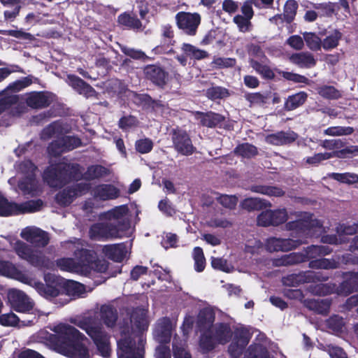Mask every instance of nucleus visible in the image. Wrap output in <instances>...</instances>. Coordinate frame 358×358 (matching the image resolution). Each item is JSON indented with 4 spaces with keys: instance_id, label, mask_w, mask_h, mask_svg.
<instances>
[{
    "instance_id": "nucleus-1",
    "label": "nucleus",
    "mask_w": 358,
    "mask_h": 358,
    "mask_svg": "<svg viewBox=\"0 0 358 358\" xmlns=\"http://www.w3.org/2000/svg\"><path fill=\"white\" fill-rule=\"evenodd\" d=\"M298 219L285 223V229L292 231L290 236L293 238H282L271 237L266 243V250L271 252H288L297 248L306 243L308 237L313 236L315 233L321 231L322 222L315 218L314 214L309 212H300Z\"/></svg>"
},
{
    "instance_id": "nucleus-2",
    "label": "nucleus",
    "mask_w": 358,
    "mask_h": 358,
    "mask_svg": "<svg viewBox=\"0 0 358 358\" xmlns=\"http://www.w3.org/2000/svg\"><path fill=\"white\" fill-rule=\"evenodd\" d=\"M54 331L50 341L59 352L69 358H90L89 350L83 343L87 338L76 327L60 324L55 327Z\"/></svg>"
},
{
    "instance_id": "nucleus-3",
    "label": "nucleus",
    "mask_w": 358,
    "mask_h": 358,
    "mask_svg": "<svg viewBox=\"0 0 358 358\" xmlns=\"http://www.w3.org/2000/svg\"><path fill=\"white\" fill-rule=\"evenodd\" d=\"M83 169L78 163L61 160L45 168L43 179L50 187L62 188L72 182L81 180Z\"/></svg>"
},
{
    "instance_id": "nucleus-4",
    "label": "nucleus",
    "mask_w": 358,
    "mask_h": 358,
    "mask_svg": "<svg viewBox=\"0 0 358 358\" xmlns=\"http://www.w3.org/2000/svg\"><path fill=\"white\" fill-rule=\"evenodd\" d=\"M130 227L128 221H110L93 224L89 229V236L94 241H108L122 238Z\"/></svg>"
},
{
    "instance_id": "nucleus-5",
    "label": "nucleus",
    "mask_w": 358,
    "mask_h": 358,
    "mask_svg": "<svg viewBox=\"0 0 358 358\" xmlns=\"http://www.w3.org/2000/svg\"><path fill=\"white\" fill-rule=\"evenodd\" d=\"M145 340L140 337L138 346L136 341L130 336H125L117 341V355L118 358H143L145 354L144 345Z\"/></svg>"
},
{
    "instance_id": "nucleus-6",
    "label": "nucleus",
    "mask_w": 358,
    "mask_h": 358,
    "mask_svg": "<svg viewBox=\"0 0 358 358\" xmlns=\"http://www.w3.org/2000/svg\"><path fill=\"white\" fill-rule=\"evenodd\" d=\"M143 73L146 81L160 90H164L170 80L169 71L160 63L145 65Z\"/></svg>"
},
{
    "instance_id": "nucleus-7",
    "label": "nucleus",
    "mask_w": 358,
    "mask_h": 358,
    "mask_svg": "<svg viewBox=\"0 0 358 358\" xmlns=\"http://www.w3.org/2000/svg\"><path fill=\"white\" fill-rule=\"evenodd\" d=\"M45 283L35 282V289L44 298L52 300L62 295V278L48 273L44 275Z\"/></svg>"
},
{
    "instance_id": "nucleus-8",
    "label": "nucleus",
    "mask_w": 358,
    "mask_h": 358,
    "mask_svg": "<svg viewBox=\"0 0 358 358\" xmlns=\"http://www.w3.org/2000/svg\"><path fill=\"white\" fill-rule=\"evenodd\" d=\"M175 20L178 29L187 36H194L197 33L201 17L198 13L180 11L176 13Z\"/></svg>"
},
{
    "instance_id": "nucleus-9",
    "label": "nucleus",
    "mask_w": 358,
    "mask_h": 358,
    "mask_svg": "<svg viewBox=\"0 0 358 358\" xmlns=\"http://www.w3.org/2000/svg\"><path fill=\"white\" fill-rule=\"evenodd\" d=\"M170 135L173 147L178 153L184 156H189L196 152V148L193 145L191 137L187 131L178 127L173 129Z\"/></svg>"
},
{
    "instance_id": "nucleus-10",
    "label": "nucleus",
    "mask_w": 358,
    "mask_h": 358,
    "mask_svg": "<svg viewBox=\"0 0 358 358\" xmlns=\"http://www.w3.org/2000/svg\"><path fill=\"white\" fill-rule=\"evenodd\" d=\"M288 219L287 211L285 208L276 210H266L257 216V224L262 227L279 226L285 223Z\"/></svg>"
},
{
    "instance_id": "nucleus-11",
    "label": "nucleus",
    "mask_w": 358,
    "mask_h": 358,
    "mask_svg": "<svg viewBox=\"0 0 358 358\" xmlns=\"http://www.w3.org/2000/svg\"><path fill=\"white\" fill-rule=\"evenodd\" d=\"M328 275H324L321 272L308 271L307 273H292L282 278V284L288 287H297L301 284L315 281H327Z\"/></svg>"
},
{
    "instance_id": "nucleus-12",
    "label": "nucleus",
    "mask_w": 358,
    "mask_h": 358,
    "mask_svg": "<svg viewBox=\"0 0 358 358\" xmlns=\"http://www.w3.org/2000/svg\"><path fill=\"white\" fill-rule=\"evenodd\" d=\"M8 298L11 308L16 312L28 313L33 309V303L22 291L11 290L8 293Z\"/></svg>"
},
{
    "instance_id": "nucleus-13",
    "label": "nucleus",
    "mask_w": 358,
    "mask_h": 358,
    "mask_svg": "<svg viewBox=\"0 0 358 358\" xmlns=\"http://www.w3.org/2000/svg\"><path fill=\"white\" fill-rule=\"evenodd\" d=\"M20 235L23 239L36 248H44L50 241L48 233L37 227H27Z\"/></svg>"
},
{
    "instance_id": "nucleus-14",
    "label": "nucleus",
    "mask_w": 358,
    "mask_h": 358,
    "mask_svg": "<svg viewBox=\"0 0 358 358\" xmlns=\"http://www.w3.org/2000/svg\"><path fill=\"white\" fill-rule=\"evenodd\" d=\"M25 103L33 109H42L49 107L52 102V94L46 91H33L27 93Z\"/></svg>"
},
{
    "instance_id": "nucleus-15",
    "label": "nucleus",
    "mask_w": 358,
    "mask_h": 358,
    "mask_svg": "<svg viewBox=\"0 0 358 358\" xmlns=\"http://www.w3.org/2000/svg\"><path fill=\"white\" fill-rule=\"evenodd\" d=\"M67 83L76 92L86 99H98L99 93L89 83L74 74L67 76Z\"/></svg>"
},
{
    "instance_id": "nucleus-16",
    "label": "nucleus",
    "mask_w": 358,
    "mask_h": 358,
    "mask_svg": "<svg viewBox=\"0 0 358 358\" xmlns=\"http://www.w3.org/2000/svg\"><path fill=\"white\" fill-rule=\"evenodd\" d=\"M193 115L194 118L199 121L201 126L208 128H215L220 126L225 120L222 115L211 110L207 112L194 111Z\"/></svg>"
},
{
    "instance_id": "nucleus-17",
    "label": "nucleus",
    "mask_w": 358,
    "mask_h": 358,
    "mask_svg": "<svg viewBox=\"0 0 358 358\" xmlns=\"http://www.w3.org/2000/svg\"><path fill=\"white\" fill-rule=\"evenodd\" d=\"M75 256L78 260V266L85 274L90 273V266L96 257V252L92 250L81 248L75 252Z\"/></svg>"
},
{
    "instance_id": "nucleus-18",
    "label": "nucleus",
    "mask_w": 358,
    "mask_h": 358,
    "mask_svg": "<svg viewBox=\"0 0 358 358\" xmlns=\"http://www.w3.org/2000/svg\"><path fill=\"white\" fill-rule=\"evenodd\" d=\"M120 189L111 184H100L93 189L94 198L101 201L115 199L120 196Z\"/></svg>"
},
{
    "instance_id": "nucleus-19",
    "label": "nucleus",
    "mask_w": 358,
    "mask_h": 358,
    "mask_svg": "<svg viewBox=\"0 0 358 358\" xmlns=\"http://www.w3.org/2000/svg\"><path fill=\"white\" fill-rule=\"evenodd\" d=\"M299 135L294 131H280L267 136V142L274 145H288L294 143Z\"/></svg>"
},
{
    "instance_id": "nucleus-20",
    "label": "nucleus",
    "mask_w": 358,
    "mask_h": 358,
    "mask_svg": "<svg viewBox=\"0 0 358 358\" xmlns=\"http://www.w3.org/2000/svg\"><path fill=\"white\" fill-rule=\"evenodd\" d=\"M211 331L214 335L217 343L220 345H225L228 343L233 336L231 326L227 322L216 323L211 328Z\"/></svg>"
},
{
    "instance_id": "nucleus-21",
    "label": "nucleus",
    "mask_w": 358,
    "mask_h": 358,
    "mask_svg": "<svg viewBox=\"0 0 358 358\" xmlns=\"http://www.w3.org/2000/svg\"><path fill=\"white\" fill-rule=\"evenodd\" d=\"M215 312L211 307L201 309L197 316L196 325L200 331L211 329L214 325Z\"/></svg>"
},
{
    "instance_id": "nucleus-22",
    "label": "nucleus",
    "mask_w": 358,
    "mask_h": 358,
    "mask_svg": "<svg viewBox=\"0 0 358 358\" xmlns=\"http://www.w3.org/2000/svg\"><path fill=\"white\" fill-rule=\"evenodd\" d=\"M76 325L84 330L86 334L92 339L94 343L106 337V334L99 326L93 324L90 321L83 320L79 321Z\"/></svg>"
},
{
    "instance_id": "nucleus-23",
    "label": "nucleus",
    "mask_w": 358,
    "mask_h": 358,
    "mask_svg": "<svg viewBox=\"0 0 358 358\" xmlns=\"http://www.w3.org/2000/svg\"><path fill=\"white\" fill-rule=\"evenodd\" d=\"M103 252L109 259L115 262H122L127 254L126 246L124 243L106 245Z\"/></svg>"
},
{
    "instance_id": "nucleus-24",
    "label": "nucleus",
    "mask_w": 358,
    "mask_h": 358,
    "mask_svg": "<svg viewBox=\"0 0 358 358\" xmlns=\"http://www.w3.org/2000/svg\"><path fill=\"white\" fill-rule=\"evenodd\" d=\"M6 9L3 12L4 21L13 22L19 15L22 8L21 0H0Z\"/></svg>"
},
{
    "instance_id": "nucleus-25",
    "label": "nucleus",
    "mask_w": 358,
    "mask_h": 358,
    "mask_svg": "<svg viewBox=\"0 0 358 358\" xmlns=\"http://www.w3.org/2000/svg\"><path fill=\"white\" fill-rule=\"evenodd\" d=\"M100 318L106 327H114L118 318L116 308L110 304L102 305L100 308Z\"/></svg>"
},
{
    "instance_id": "nucleus-26",
    "label": "nucleus",
    "mask_w": 358,
    "mask_h": 358,
    "mask_svg": "<svg viewBox=\"0 0 358 358\" xmlns=\"http://www.w3.org/2000/svg\"><path fill=\"white\" fill-rule=\"evenodd\" d=\"M85 292L84 285L62 278V294H65L69 296L80 297Z\"/></svg>"
},
{
    "instance_id": "nucleus-27",
    "label": "nucleus",
    "mask_w": 358,
    "mask_h": 358,
    "mask_svg": "<svg viewBox=\"0 0 358 358\" xmlns=\"http://www.w3.org/2000/svg\"><path fill=\"white\" fill-rule=\"evenodd\" d=\"M131 320L136 329L140 332L147 331L149 327V322L147 318V310L144 308H135L131 315Z\"/></svg>"
},
{
    "instance_id": "nucleus-28",
    "label": "nucleus",
    "mask_w": 358,
    "mask_h": 358,
    "mask_svg": "<svg viewBox=\"0 0 358 358\" xmlns=\"http://www.w3.org/2000/svg\"><path fill=\"white\" fill-rule=\"evenodd\" d=\"M199 337V347L203 353L213 351L218 343L211 331V329H204L201 331Z\"/></svg>"
},
{
    "instance_id": "nucleus-29",
    "label": "nucleus",
    "mask_w": 358,
    "mask_h": 358,
    "mask_svg": "<svg viewBox=\"0 0 358 358\" xmlns=\"http://www.w3.org/2000/svg\"><path fill=\"white\" fill-rule=\"evenodd\" d=\"M109 174V169L102 165H90L87 168V170L84 173H82V180L83 179L86 181H91L101 178L104 176H108Z\"/></svg>"
},
{
    "instance_id": "nucleus-30",
    "label": "nucleus",
    "mask_w": 358,
    "mask_h": 358,
    "mask_svg": "<svg viewBox=\"0 0 358 358\" xmlns=\"http://www.w3.org/2000/svg\"><path fill=\"white\" fill-rule=\"evenodd\" d=\"M289 60L292 63L299 66L301 68H310L316 64V60L313 55L308 52H301L299 53H293Z\"/></svg>"
},
{
    "instance_id": "nucleus-31",
    "label": "nucleus",
    "mask_w": 358,
    "mask_h": 358,
    "mask_svg": "<svg viewBox=\"0 0 358 358\" xmlns=\"http://www.w3.org/2000/svg\"><path fill=\"white\" fill-rule=\"evenodd\" d=\"M305 306L317 314L327 315L330 310L331 302L328 299H307L305 301Z\"/></svg>"
},
{
    "instance_id": "nucleus-32",
    "label": "nucleus",
    "mask_w": 358,
    "mask_h": 358,
    "mask_svg": "<svg viewBox=\"0 0 358 358\" xmlns=\"http://www.w3.org/2000/svg\"><path fill=\"white\" fill-rule=\"evenodd\" d=\"M308 99V94L301 91L289 96L285 101L284 110L286 111L294 110L304 104Z\"/></svg>"
},
{
    "instance_id": "nucleus-33",
    "label": "nucleus",
    "mask_w": 358,
    "mask_h": 358,
    "mask_svg": "<svg viewBox=\"0 0 358 358\" xmlns=\"http://www.w3.org/2000/svg\"><path fill=\"white\" fill-rule=\"evenodd\" d=\"M234 154L244 159H252L259 154L258 148L249 143H239L236 146L233 151Z\"/></svg>"
},
{
    "instance_id": "nucleus-34",
    "label": "nucleus",
    "mask_w": 358,
    "mask_h": 358,
    "mask_svg": "<svg viewBox=\"0 0 358 358\" xmlns=\"http://www.w3.org/2000/svg\"><path fill=\"white\" fill-rule=\"evenodd\" d=\"M250 189L252 192L269 196L281 197L285 194V192L281 187L278 186L253 185L250 186Z\"/></svg>"
},
{
    "instance_id": "nucleus-35",
    "label": "nucleus",
    "mask_w": 358,
    "mask_h": 358,
    "mask_svg": "<svg viewBox=\"0 0 358 358\" xmlns=\"http://www.w3.org/2000/svg\"><path fill=\"white\" fill-rule=\"evenodd\" d=\"M43 205V201L40 199L27 201L20 204L16 203L17 208L15 215L39 211Z\"/></svg>"
},
{
    "instance_id": "nucleus-36",
    "label": "nucleus",
    "mask_w": 358,
    "mask_h": 358,
    "mask_svg": "<svg viewBox=\"0 0 358 358\" xmlns=\"http://www.w3.org/2000/svg\"><path fill=\"white\" fill-rule=\"evenodd\" d=\"M117 22L130 29H140L142 27L141 21L135 15L127 12L120 14L117 17Z\"/></svg>"
},
{
    "instance_id": "nucleus-37",
    "label": "nucleus",
    "mask_w": 358,
    "mask_h": 358,
    "mask_svg": "<svg viewBox=\"0 0 358 358\" xmlns=\"http://www.w3.org/2000/svg\"><path fill=\"white\" fill-rule=\"evenodd\" d=\"M250 66L259 74L261 77L267 80H271L275 78V73L271 68L266 65L262 64L261 62L251 59L250 61Z\"/></svg>"
},
{
    "instance_id": "nucleus-38",
    "label": "nucleus",
    "mask_w": 358,
    "mask_h": 358,
    "mask_svg": "<svg viewBox=\"0 0 358 358\" xmlns=\"http://www.w3.org/2000/svg\"><path fill=\"white\" fill-rule=\"evenodd\" d=\"M317 94L324 99L337 100L342 97V93L332 85H321L316 88Z\"/></svg>"
},
{
    "instance_id": "nucleus-39",
    "label": "nucleus",
    "mask_w": 358,
    "mask_h": 358,
    "mask_svg": "<svg viewBox=\"0 0 358 358\" xmlns=\"http://www.w3.org/2000/svg\"><path fill=\"white\" fill-rule=\"evenodd\" d=\"M75 196L69 186L58 192L55 196V202L62 207L70 206L74 201Z\"/></svg>"
},
{
    "instance_id": "nucleus-40",
    "label": "nucleus",
    "mask_w": 358,
    "mask_h": 358,
    "mask_svg": "<svg viewBox=\"0 0 358 358\" xmlns=\"http://www.w3.org/2000/svg\"><path fill=\"white\" fill-rule=\"evenodd\" d=\"M182 50L187 57L196 60L207 58L209 55L206 50H201L192 44L186 43L182 45Z\"/></svg>"
},
{
    "instance_id": "nucleus-41",
    "label": "nucleus",
    "mask_w": 358,
    "mask_h": 358,
    "mask_svg": "<svg viewBox=\"0 0 358 358\" xmlns=\"http://www.w3.org/2000/svg\"><path fill=\"white\" fill-rule=\"evenodd\" d=\"M160 38L165 45L173 46L175 45V31L171 24H164L160 27Z\"/></svg>"
},
{
    "instance_id": "nucleus-42",
    "label": "nucleus",
    "mask_w": 358,
    "mask_h": 358,
    "mask_svg": "<svg viewBox=\"0 0 358 358\" xmlns=\"http://www.w3.org/2000/svg\"><path fill=\"white\" fill-rule=\"evenodd\" d=\"M252 337L250 331L245 327H237L234 331L232 341L240 343V345L247 346Z\"/></svg>"
},
{
    "instance_id": "nucleus-43",
    "label": "nucleus",
    "mask_w": 358,
    "mask_h": 358,
    "mask_svg": "<svg viewBox=\"0 0 358 358\" xmlns=\"http://www.w3.org/2000/svg\"><path fill=\"white\" fill-rule=\"evenodd\" d=\"M206 97L211 100L225 99L230 96L228 89L221 86H213L208 88L206 91Z\"/></svg>"
},
{
    "instance_id": "nucleus-44",
    "label": "nucleus",
    "mask_w": 358,
    "mask_h": 358,
    "mask_svg": "<svg viewBox=\"0 0 358 358\" xmlns=\"http://www.w3.org/2000/svg\"><path fill=\"white\" fill-rule=\"evenodd\" d=\"M16 208L15 202L8 201V200L0 192V216L8 217L15 215Z\"/></svg>"
},
{
    "instance_id": "nucleus-45",
    "label": "nucleus",
    "mask_w": 358,
    "mask_h": 358,
    "mask_svg": "<svg viewBox=\"0 0 358 358\" xmlns=\"http://www.w3.org/2000/svg\"><path fill=\"white\" fill-rule=\"evenodd\" d=\"M135 98L140 104L147 108L155 110V108H160L164 106L161 101L153 99L148 94H136Z\"/></svg>"
},
{
    "instance_id": "nucleus-46",
    "label": "nucleus",
    "mask_w": 358,
    "mask_h": 358,
    "mask_svg": "<svg viewBox=\"0 0 358 358\" xmlns=\"http://www.w3.org/2000/svg\"><path fill=\"white\" fill-rule=\"evenodd\" d=\"M244 98L250 103V107L262 106L267 103L268 96L261 92H248L245 94Z\"/></svg>"
},
{
    "instance_id": "nucleus-47",
    "label": "nucleus",
    "mask_w": 358,
    "mask_h": 358,
    "mask_svg": "<svg viewBox=\"0 0 358 358\" xmlns=\"http://www.w3.org/2000/svg\"><path fill=\"white\" fill-rule=\"evenodd\" d=\"M278 262H279L278 265L280 266H289L306 262L302 252H292L289 255H285L279 259Z\"/></svg>"
},
{
    "instance_id": "nucleus-48",
    "label": "nucleus",
    "mask_w": 358,
    "mask_h": 358,
    "mask_svg": "<svg viewBox=\"0 0 358 358\" xmlns=\"http://www.w3.org/2000/svg\"><path fill=\"white\" fill-rule=\"evenodd\" d=\"M299 5L295 0H287L284 6L283 17L284 20L289 24L293 22L296 15Z\"/></svg>"
},
{
    "instance_id": "nucleus-49",
    "label": "nucleus",
    "mask_w": 358,
    "mask_h": 358,
    "mask_svg": "<svg viewBox=\"0 0 358 358\" xmlns=\"http://www.w3.org/2000/svg\"><path fill=\"white\" fill-rule=\"evenodd\" d=\"M157 336L160 338V342H170L171 336V324L168 318H164V321L159 324L157 329Z\"/></svg>"
},
{
    "instance_id": "nucleus-50",
    "label": "nucleus",
    "mask_w": 358,
    "mask_h": 358,
    "mask_svg": "<svg viewBox=\"0 0 358 358\" xmlns=\"http://www.w3.org/2000/svg\"><path fill=\"white\" fill-rule=\"evenodd\" d=\"M5 90L0 92V115L8 110L12 106L16 105L19 101L17 95H5Z\"/></svg>"
},
{
    "instance_id": "nucleus-51",
    "label": "nucleus",
    "mask_w": 358,
    "mask_h": 358,
    "mask_svg": "<svg viewBox=\"0 0 358 358\" xmlns=\"http://www.w3.org/2000/svg\"><path fill=\"white\" fill-rule=\"evenodd\" d=\"M0 273L13 278H18L22 274L14 264L8 261L3 260H0Z\"/></svg>"
},
{
    "instance_id": "nucleus-52",
    "label": "nucleus",
    "mask_w": 358,
    "mask_h": 358,
    "mask_svg": "<svg viewBox=\"0 0 358 358\" xmlns=\"http://www.w3.org/2000/svg\"><path fill=\"white\" fill-rule=\"evenodd\" d=\"M192 257L194 261V269L196 272H202L206 267V258L203 249L201 247H195L193 249Z\"/></svg>"
},
{
    "instance_id": "nucleus-53",
    "label": "nucleus",
    "mask_w": 358,
    "mask_h": 358,
    "mask_svg": "<svg viewBox=\"0 0 358 358\" xmlns=\"http://www.w3.org/2000/svg\"><path fill=\"white\" fill-rule=\"evenodd\" d=\"M342 38V34L338 30L335 29L334 32L327 36L322 43V48L329 50L336 48L338 45L339 41Z\"/></svg>"
},
{
    "instance_id": "nucleus-54",
    "label": "nucleus",
    "mask_w": 358,
    "mask_h": 358,
    "mask_svg": "<svg viewBox=\"0 0 358 358\" xmlns=\"http://www.w3.org/2000/svg\"><path fill=\"white\" fill-rule=\"evenodd\" d=\"M243 209L248 211L259 210L266 206L264 200L257 198H247L241 203Z\"/></svg>"
},
{
    "instance_id": "nucleus-55",
    "label": "nucleus",
    "mask_w": 358,
    "mask_h": 358,
    "mask_svg": "<svg viewBox=\"0 0 358 358\" xmlns=\"http://www.w3.org/2000/svg\"><path fill=\"white\" fill-rule=\"evenodd\" d=\"M27 262L32 266L39 268H48L49 264L48 259L42 252H34V251Z\"/></svg>"
},
{
    "instance_id": "nucleus-56",
    "label": "nucleus",
    "mask_w": 358,
    "mask_h": 358,
    "mask_svg": "<svg viewBox=\"0 0 358 358\" xmlns=\"http://www.w3.org/2000/svg\"><path fill=\"white\" fill-rule=\"evenodd\" d=\"M303 38L307 47L310 50L313 51H317L320 50L322 41L316 34L313 32H306L303 34Z\"/></svg>"
},
{
    "instance_id": "nucleus-57",
    "label": "nucleus",
    "mask_w": 358,
    "mask_h": 358,
    "mask_svg": "<svg viewBox=\"0 0 358 358\" xmlns=\"http://www.w3.org/2000/svg\"><path fill=\"white\" fill-rule=\"evenodd\" d=\"M329 177L341 183L348 185L357 183L358 182V175L351 173H332L329 174Z\"/></svg>"
},
{
    "instance_id": "nucleus-58",
    "label": "nucleus",
    "mask_w": 358,
    "mask_h": 358,
    "mask_svg": "<svg viewBox=\"0 0 358 358\" xmlns=\"http://www.w3.org/2000/svg\"><path fill=\"white\" fill-rule=\"evenodd\" d=\"M244 358H269V353L266 348L251 345Z\"/></svg>"
},
{
    "instance_id": "nucleus-59",
    "label": "nucleus",
    "mask_w": 358,
    "mask_h": 358,
    "mask_svg": "<svg viewBox=\"0 0 358 358\" xmlns=\"http://www.w3.org/2000/svg\"><path fill=\"white\" fill-rule=\"evenodd\" d=\"M327 327L336 333L343 331L345 322L343 318L338 315L331 316L326 322Z\"/></svg>"
},
{
    "instance_id": "nucleus-60",
    "label": "nucleus",
    "mask_w": 358,
    "mask_h": 358,
    "mask_svg": "<svg viewBox=\"0 0 358 358\" xmlns=\"http://www.w3.org/2000/svg\"><path fill=\"white\" fill-rule=\"evenodd\" d=\"M48 154L54 157H59L62 153L66 152L61 138L52 141L47 148Z\"/></svg>"
},
{
    "instance_id": "nucleus-61",
    "label": "nucleus",
    "mask_w": 358,
    "mask_h": 358,
    "mask_svg": "<svg viewBox=\"0 0 358 358\" xmlns=\"http://www.w3.org/2000/svg\"><path fill=\"white\" fill-rule=\"evenodd\" d=\"M355 129L352 127H341L335 126L330 127L324 131L325 135L336 136H346L350 135L354 132Z\"/></svg>"
},
{
    "instance_id": "nucleus-62",
    "label": "nucleus",
    "mask_w": 358,
    "mask_h": 358,
    "mask_svg": "<svg viewBox=\"0 0 358 358\" xmlns=\"http://www.w3.org/2000/svg\"><path fill=\"white\" fill-rule=\"evenodd\" d=\"M335 283L318 284L315 285L312 292L318 296H327L331 294H335Z\"/></svg>"
},
{
    "instance_id": "nucleus-63",
    "label": "nucleus",
    "mask_w": 358,
    "mask_h": 358,
    "mask_svg": "<svg viewBox=\"0 0 358 358\" xmlns=\"http://www.w3.org/2000/svg\"><path fill=\"white\" fill-rule=\"evenodd\" d=\"M66 152L71 151L82 145L81 139L77 136H64L61 137Z\"/></svg>"
},
{
    "instance_id": "nucleus-64",
    "label": "nucleus",
    "mask_w": 358,
    "mask_h": 358,
    "mask_svg": "<svg viewBox=\"0 0 358 358\" xmlns=\"http://www.w3.org/2000/svg\"><path fill=\"white\" fill-rule=\"evenodd\" d=\"M212 64L217 69L231 68L236 66V59L231 57H214Z\"/></svg>"
}]
</instances>
